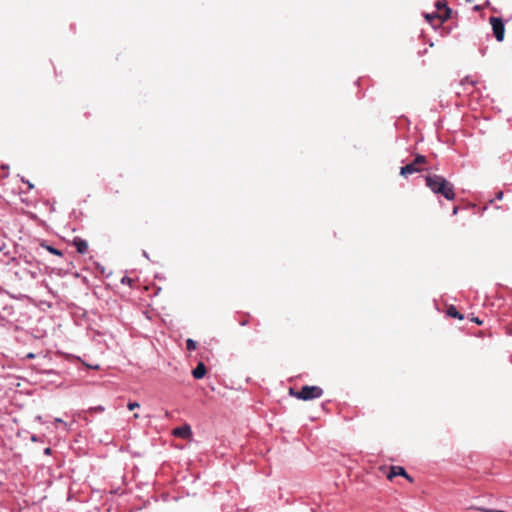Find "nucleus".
<instances>
[{
  "mask_svg": "<svg viewBox=\"0 0 512 512\" xmlns=\"http://www.w3.org/2000/svg\"><path fill=\"white\" fill-rule=\"evenodd\" d=\"M427 187L435 194H440L446 200H453L455 198L454 186L444 177L431 174L425 179Z\"/></svg>",
  "mask_w": 512,
  "mask_h": 512,
  "instance_id": "nucleus-1",
  "label": "nucleus"
},
{
  "mask_svg": "<svg viewBox=\"0 0 512 512\" xmlns=\"http://www.w3.org/2000/svg\"><path fill=\"white\" fill-rule=\"evenodd\" d=\"M290 394L295 396L297 399L308 401L320 398L323 395V390L319 386H303L298 392H294L290 389Z\"/></svg>",
  "mask_w": 512,
  "mask_h": 512,
  "instance_id": "nucleus-2",
  "label": "nucleus"
},
{
  "mask_svg": "<svg viewBox=\"0 0 512 512\" xmlns=\"http://www.w3.org/2000/svg\"><path fill=\"white\" fill-rule=\"evenodd\" d=\"M489 22L492 26L494 37L498 42H502L505 36V25L501 18L490 17Z\"/></svg>",
  "mask_w": 512,
  "mask_h": 512,
  "instance_id": "nucleus-3",
  "label": "nucleus"
},
{
  "mask_svg": "<svg viewBox=\"0 0 512 512\" xmlns=\"http://www.w3.org/2000/svg\"><path fill=\"white\" fill-rule=\"evenodd\" d=\"M426 162V158L423 155H417L413 162L401 167L400 174L402 176H407L410 174H414L420 171L418 165Z\"/></svg>",
  "mask_w": 512,
  "mask_h": 512,
  "instance_id": "nucleus-4",
  "label": "nucleus"
},
{
  "mask_svg": "<svg viewBox=\"0 0 512 512\" xmlns=\"http://www.w3.org/2000/svg\"><path fill=\"white\" fill-rule=\"evenodd\" d=\"M396 476H403L406 479H408L409 481H412V478L407 474L406 470L401 466H392L389 474L387 475V477L389 479H392Z\"/></svg>",
  "mask_w": 512,
  "mask_h": 512,
  "instance_id": "nucleus-5",
  "label": "nucleus"
},
{
  "mask_svg": "<svg viewBox=\"0 0 512 512\" xmlns=\"http://www.w3.org/2000/svg\"><path fill=\"white\" fill-rule=\"evenodd\" d=\"M73 244L76 247V250L80 254H85L88 251V242L80 237H75L73 240Z\"/></svg>",
  "mask_w": 512,
  "mask_h": 512,
  "instance_id": "nucleus-6",
  "label": "nucleus"
},
{
  "mask_svg": "<svg viewBox=\"0 0 512 512\" xmlns=\"http://www.w3.org/2000/svg\"><path fill=\"white\" fill-rule=\"evenodd\" d=\"M435 6H436L438 12H441L442 10H444V15H438L439 19H441L442 22L449 18L451 10L445 2L437 1L435 3Z\"/></svg>",
  "mask_w": 512,
  "mask_h": 512,
  "instance_id": "nucleus-7",
  "label": "nucleus"
},
{
  "mask_svg": "<svg viewBox=\"0 0 512 512\" xmlns=\"http://www.w3.org/2000/svg\"><path fill=\"white\" fill-rule=\"evenodd\" d=\"M206 374V367L204 363L199 362L196 368L192 371V375L195 379H201Z\"/></svg>",
  "mask_w": 512,
  "mask_h": 512,
  "instance_id": "nucleus-8",
  "label": "nucleus"
},
{
  "mask_svg": "<svg viewBox=\"0 0 512 512\" xmlns=\"http://www.w3.org/2000/svg\"><path fill=\"white\" fill-rule=\"evenodd\" d=\"M173 434L176 436H180L182 438H186V437L190 436L191 428L188 425L178 427V428L174 429Z\"/></svg>",
  "mask_w": 512,
  "mask_h": 512,
  "instance_id": "nucleus-9",
  "label": "nucleus"
},
{
  "mask_svg": "<svg viewBox=\"0 0 512 512\" xmlns=\"http://www.w3.org/2000/svg\"><path fill=\"white\" fill-rule=\"evenodd\" d=\"M448 315L451 316V317H454V318H458V319H463V316L462 314H460L457 309L453 306H451L449 309H448Z\"/></svg>",
  "mask_w": 512,
  "mask_h": 512,
  "instance_id": "nucleus-10",
  "label": "nucleus"
},
{
  "mask_svg": "<svg viewBox=\"0 0 512 512\" xmlns=\"http://www.w3.org/2000/svg\"><path fill=\"white\" fill-rule=\"evenodd\" d=\"M42 246L45 247L52 254H55V255H58V256L62 255L61 251L58 250L55 247H52V246H49V245H42Z\"/></svg>",
  "mask_w": 512,
  "mask_h": 512,
  "instance_id": "nucleus-11",
  "label": "nucleus"
},
{
  "mask_svg": "<svg viewBox=\"0 0 512 512\" xmlns=\"http://www.w3.org/2000/svg\"><path fill=\"white\" fill-rule=\"evenodd\" d=\"M186 348L188 351H193L196 349V342L192 339H187Z\"/></svg>",
  "mask_w": 512,
  "mask_h": 512,
  "instance_id": "nucleus-12",
  "label": "nucleus"
},
{
  "mask_svg": "<svg viewBox=\"0 0 512 512\" xmlns=\"http://www.w3.org/2000/svg\"><path fill=\"white\" fill-rule=\"evenodd\" d=\"M477 509L482 512H505L504 510H497V509L484 508V507H479Z\"/></svg>",
  "mask_w": 512,
  "mask_h": 512,
  "instance_id": "nucleus-13",
  "label": "nucleus"
},
{
  "mask_svg": "<svg viewBox=\"0 0 512 512\" xmlns=\"http://www.w3.org/2000/svg\"><path fill=\"white\" fill-rule=\"evenodd\" d=\"M127 407H128L129 410H134L136 408H139L140 404L138 402H129L127 404Z\"/></svg>",
  "mask_w": 512,
  "mask_h": 512,
  "instance_id": "nucleus-14",
  "label": "nucleus"
},
{
  "mask_svg": "<svg viewBox=\"0 0 512 512\" xmlns=\"http://www.w3.org/2000/svg\"><path fill=\"white\" fill-rule=\"evenodd\" d=\"M91 411H94V412H97V413H100V412H103L105 410V408L101 405L99 406H95V407H92L90 408Z\"/></svg>",
  "mask_w": 512,
  "mask_h": 512,
  "instance_id": "nucleus-15",
  "label": "nucleus"
},
{
  "mask_svg": "<svg viewBox=\"0 0 512 512\" xmlns=\"http://www.w3.org/2000/svg\"><path fill=\"white\" fill-rule=\"evenodd\" d=\"M54 422H55V423H61V424H63L66 430H68V429H69V428H68V424H67L66 422H64L61 418H55V419H54Z\"/></svg>",
  "mask_w": 512,
  "mask_h": 512,
  "instance_id": "nucleus-16",
  "label": "nucleus"
},
{
  "mask_svg": "<svg viewBox=\"0 0 512 512\" xmlns=\"http://www.w3.org/2000/svg\"><path fill=\"white\" fill-rule=\"evenodd\" d=\"M425 17H426V19H427L429 22H431V21H432L433 19H435V18H439V16H438V15H435V14H426V16H425Z\"/></svg>",
  "mask_w": 512,
  "mask_h": 512,
  "instance_id": "nucleus-17",
  "label": "nucleus"
},
{
  "mask_svg": "<svg viewBox=\"0 0 512 512\" xmlns=\"http://www.w3.org/2000/svg\"><path fill=\"white\" fill-rule=\"evenodd\" d=\"M122 283H128V284H131L132 280L128 277H123L122 280H121Z\"/></svg>",
  "mask_w": 512,
  "mask_h": 512,
  "instance_id": "nucleus-18",
  "label": "nucleus"
},
{
  "mask_svg": "<svg viewBox=\"0 0 512 512\" xmlns=\"http://www.w3.org/2000/svg\"><path fill=\"white\" fill-rule=\"evenodd\" d=\"M51 452H52V450H51V448H49V447H47V448H45V449H44V453H45L46 455H50V454H51Z\"/></svg>",
  "mask_w": 512,
  "mask_h": 512,
  "instance_id": "nucleus-19",
  "label": "nucleus"
},
{
  "mask_svg": "<svg viewBox=\"0 0 512 512\" xmlns=\"http://www.w3.org/2000/svg\"><path fill=\"white\" fill-rule=\"evenodd\" d=\"M503 196V192H498L497 195H496V198L497 199H501Z\"/></svg>",
  "mask_w": 512,
  "mask_h": 512,
  "instance_id": "nucleus-20",
  "label": "nucleus"
},
{
  "mask_svg": "<svg viewBox=\"0 0 512 512\" xmlns=\"http://www.w3.org/2000/svg\"><path fill=\"white\" fill-rule=\"evenodd\" d=\"M457 212H458V208H457V207H454V209H453V211H452V214H453V215H456V214H457Z\"/></svg>",
  "mask_w": 512,
  "mask_h": 512,
  "instance_id": "nucleus-21",
  "label": "nucleus"
},
{
  "mask_svg": "<svg viewBox=\"0 0 512 512\" xmlns=\"http://www.w3.org/2000/svg\"><path fill=\"white\" fill-rule=\"evenodd\" d=\"M30 274H31L32 278H36L37 277V273L36 272H31Z\"/></svg>",
  "mask_w": 512,
  "mask_h": 512,
  "instance_id": "nucleus-22",
  "label": "nucleus"
},
{
  "mask_svg": "<svg viewBox=\"0 0 512 512\" xmlns=\"http://www.w3.org/2000/svg\"><path fill=\"white\" fill-rule=\"evenodd\" d=\"M473 321H475L477 324H481L482 323L478 318H474Z\"/></svg>",
  "mask_w": 512,
  "mask_h": 512,
  "instance_id": "nucleus-23",
  "label": "nucleus"
},
{
  "mask_svg": "<svg viewBox=\"0 0 512 512\" xmlns=\"http://www.w3.org/2000/svg\"><path fill=\"white\" fill-rule=\"evenodd\" d=\"M37 421L41 422L42 421V417L41 416H36L35 418Z\"/></svg>",
  "mask_w": 512,
  "mask_h": 512,
  "instance_id": "nucleus-24",
  "label": "nucleus"
},
{
  "mask_svg": "<svg viewBox=\"0 0 512 512\" xmlns=\"http://www.w3.org/2000/svg\"><path fill=\"white\" fill-rule=\"evenodd\" d=\"M27 357H28V358H34V354H33V353H29V354L27 355Z\"/></svg>",
  "mask_w": 512,
  "mask_h": 512,
  "instance_id": "nucleus-25",
  "label": "nucleus"
},
{
  "mask_svg": "<svg viewBox=\"0 0 512 512\" xmlns=\"http://www.w3.org/2000/svg\"><path fill=\"white\" fill-rule=\"evenodd\" d=\"M143 255H144V257L149 258L146 251H143Z\"/></svg>",
  "mask_w": 512,
  "mask_h": 512,
  "instance_id": "nucleus-26",
  "label": "nucleus"
},
{
  "mask_svg": "<svg viewBox=\"0 0 512 512\" xmlns=\"http://www.w3.org/2000/svg\"><path fill=\"white\" fill-rule=\"evenodd\" d=\"M134 418H139V414H134Z\"/></svg>",
  "mask_w": 512,
  "mask_h": 512,
  "instance_id": "nucleus-27",
  "label": "nucleus"
}]
</instances>
